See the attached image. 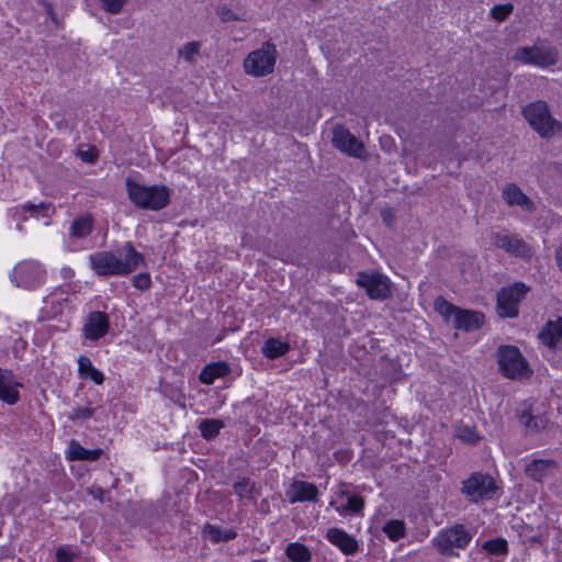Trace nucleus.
<instances>
[{"instance_id": "3", "label": "nucleus", "mask_w": 562, "mask_h": 562, "mask_svg": "<svg viewBox=\"0 0 562 562\" xmlns=\"http://www.w3.org/2000/svg\"><path fill=\"white\" fill-rule=\"evenodd\" d=\"M497 364L499 372L507 379L521 380L529 378L532 370L518 347L503 345L497 348Z\"/></svg>"}, {"instance_id": "18", "label": "nucleus", "mask_w": 562, "mask_h": 562, "mask_svg": "<svg viewBox=\"0 0 562 562\" xmlns=\"http://www.w3.org/2000/svg\"><path fill=\"white\" fill-rule=\"evenodd\" d=\"M326 539L346 555H353L359 551L358 540L344 529L329 528L326 532Z\"/></svg>"}, {"instance_id": "17", "label": "nucleus", "mask_w": 562, "mask_h": 562, "mask_svg": "<svg viewBox=\"0 0 562 562\" xmlns=\"http://www.w3.org/2000/svg\"><path fill=\"white\" fill-rule=\"evenodd\" d=\"M502 198L509 207L517 206L528 213L536 209L533 201L515 183L506 184L503 188Z\"/></svg>"}, {"instance_id": "40", "label": "nucleus", "mask_w": 562, "mask_h": 562, "mask_svg": "<svg viewBox=\"0 0 562 562\" xmlns=\"http://www.w3.org/2000/svg\"><path fill=\"white\" fill-rule=\"evenodd\" d=\"M128 0H98L101 8L109 14H119Z\"/></svg>"}, {"instance_id": "34", "label": "nucleus", "mask_w": 562, "mask_h": 562, "mask_svg": "<svg viewBox=\"0 0 562 562\" xmlns=\"http://www.w3.org/2000/svg\"><path fill=\"white\" fill-rule=\"evenodd\" d=\"M435 310L447 321L453 323V318H456V314L459 311V307L452 305L443 297H437L435 301Z\"/></svg>"}, {"instance_id": "24", "label": "nucleus", "mask_w": 562, "mask_h": 562, "mask_svg": "<svg viewBox=\"0 0 562 562\" xmlns=\"http://www.w3.org/2000/svg\"><path fill=\"white\" fill-rule=\"evenodd\" d=\"M94 220L91 214H83L76 217L69 227V235L76 239L89 236L93 229Z\"/></svg>"}, {"instance_id": "14", "label": "nucleus", "mask_w": 562, "mask_h": 562, "mask_svg": "<svg viewBox=\"0 0 562 562\" xmlns=\"http://www.w3.org/2000/svg\"><path fill=\"white\" fill-rule=\"evenodd\" d=\"M110 329L109 315L104 312H90L83 323V337L91 341H97L104 337Z\"/></svg>"}, {"instance_id": "28", "label": "nucleus", "mask_w": 562, "mask_h": 562, "mask_svg": "<svg viewBox=\"0 0 562 562\" xmlns=\"http://www.w3.org/2000/svg\"><path fill=\"white\" fill-rule=\"evenodd\" d=\"M289 350L290 345L277 338L266 340L261 348L262 355L268 359H277L285 355Z\"/></svg>"}, {"instance_id": "37", "label": "nucleus", "mask_w": 562, "mask_h": 562, "mask_svg": "<svg viewBox=\"0 0 562 562\" xmlns=\"http://www.w3.org/2000/svg\"><path fill=\"white\" fill-rule=\"evenodd\" d=\"M456 437L461 441L470 445L475 443L480 439L475 428L470 426H459L456 429Z\"/></svg>"}, {"instance_id": "25", "label": "nucleus", "mask_w": 562, "mask_h": 562, "mask_svg": "<svg viewBox=\"0 0 562 562\" xmlns=\"http://www.w3.org/2000/svg\"><path fill=\"white\" fill-rule=\"evenodd\" d=\"M77 363L78 373L82 379H90L98 385L103 383L104 374L92 364L89 357L79 356Z\"/></svg>"}, {"instance_id": "9", "label": "nucleus", "mask_w": 562, "mask_h": 562, "mask_svg": "<svg viewBox=\"0 0 562 562\" xmlns=\"http://www.w3.org/2000/svg\"><path fill=\"white\" fill-rule=\"evenodd\" d=\"M277 60V49L273 44L266 43L259 49L251 52L244 60L246 74L263 77L271 74Z\"/></svg>"}, {"instance_id": "26", "label": "nucleus", "mask_w": 562, "mask_h": 562, "mask_svg": "<svg viewBox=\"0 0 562 562\" xmlns=\"http://www.w3.org/2000/svg\"><path fill=\"white\" fill-rule=\"evenodd\" d=\"M234 493L240 501L252 502L256 499L257 486L256 482L249 477H243L233 484Z\"/></svg>"}, {"instance_id": "15", "label": "nucleus", "mask_w": 562, "mask_h": 562, "mask_svg": "<svg viewBox=\"0 0 562 562\" xmlns=\"http://www.w3.org/2000/svg\"><path fill=\"white\" fill-rule=\"evenodd\" d=\"M516 416L520 424L530 431H539L548 423V418L535 408V403L531 400L524 401L518 405Z\"/></svg>"}, {"instance_id": "39", "label": "nucleus", "mask_w": 562, "mask_h": 562, "mask_svg": "<svg viewBox=\"0 0 562 562\" xmlns=\"http://www.w3.org/2000/svg\"><path fill=\"white\" fill-rule=\"evenodd\" d=\"M66 457L70 458H79V457H98L97 452H91L85 449L79 442L76 440H71L66 450Z\"/></svg>"}, {"instance_id": "8", "label": "nucleus", "mask_w": 562, "mask_h": 562, "mask_svg": "<svg viewBox=\"0 0 562 562\" xmlns=\"http://www.w3.org/2000/svg\"><path fill=\"white\" fill-rule=\"evenodd\" d=\"M514 59L525 65H532L540 68L553 66L559 59V52L555 46L548 44H536L516 49Z\"/></svg>"}, {"instance_id": "2", "label": "nucleus", "mask_w": 562, "mask_h": 562, "mask_svg": "<svg viewBox=\"0 0 562 562\" xmlns=\"http://www.w3.org/2000/svg\"><path fill=\"white\" fill-rule=\"evenodd\" d=\"M131 202L138 209L159 211L170 202V189L166 186H145L131 178L125 181Z\"/></svg>"}, {"instance_id": "33", "label": "nucleus", "mask_w": 562, "mask_h": 562, "mask_svg": "<svg viewBox=\"0 0 562 562\" xmlns=\"http://www.w3.org/2000/svg\"><path fill=\"white\" fill-rule=\"evenodd\" d=\"M216 14L223 22L232 21H247V13L245 11L235 12L229 5L221 4L216 8Z\"/></svg>"}, {"instance_id": "13", "label": "nucleus", "mask_w": 562, "mask_h": 562, "mask_svg": "<svg viewBox=\"0 0 562 562\" xmlns=\"http://www.w3.org/2000/svg\"><path fill=\"white\" fill-rule=\"evenodd\" d=\"M357 284L366 290L370 299L385 300L390 295L389 279L379 273L360 272Z\"/></svg>"}, {"instance_id": "1", "label": "nucleus", "mask_w": 562, "mask_h": 562, "mask_svg": "<svg viewBox=\"0 0 562 562\" xmlns=\"http://www.w3.org/2000/svg\"><path fill=\"white\" fill-rule=\"evenodd\" d=\"M89 266L100 278L127 276L145 265L144 256L138 252L131 241H126L120 255L110 250H100L88 258Z\"/></svg>"}, {"instance_id": "46", "label": "nucleus", "mask_w": 562, "mask_h": 562, "mask_svg": "<svg viewBox=\"0 0 562 562\" xmlns=\"http://www.w3.org/2000/svg\"><path fill=\"white\" fill-rule=\"evenodd\" d=\"M382 217L387 225H392L393 214L391 210H384L382 212Z\"/></svg>"}, {"instance_id": "35", "label": "nucleus", "mask_w": 562, "mask_h": 562, "mask_svg": "<svg viewBox=\"0 0 562 562\" xmlns=\"http://www.w3.org/2000/svg\"><path fill=\"white\" fill-rule=\"evenodd\" d=\"M482 548L492 555H506L508 553V543L503 538L487 540Z\"/></svg>"}, {"instance_id": "49", "label": "nucleus", "mask_w": 562, "mask_h": 562, "mask_svg": "<svg viewBox=\"0 0 562 562\" xmlns=\"http://www.w3.org/2000/svg\"><path fill=\"white\" fill-rule=\"evenodd\" d=\"M530 541L533 543H540L541 542V536L535 535L530 538Z\"/></svg>"}, {"instance_id": "42", "label": "nucleus", "mask_w": 562, "mask_h": 562, "mask_svg": "<svg viewBox=\"0 0 562 562\" xmlns=\"http://www.w3.org/2000/svg\"><path fill=\"white\" fill-rule=\"evenodd\" d=\"M97 412V408L94 407H79L72 409V412L69 415V418L74 422L76 420H87L91 418Z\"/></svg>"}, {"instance_id": "21", "label": "nucleus", "mask_w": 562, "mask_h": 562, "mask_svg": "<svg viewBox=\"0 0 562 562\" xmlns=\"http://www.w3.org/2000/svg\"><path fill=\"white\" fill-rule=\"evenodd\" d=\"M484 323V315L480 312L459 308L452 325L464 331L479 329Z\"/></svg>"}, {"instance_id": "47", "label": "nucleus", "mask_w": 562, "mask_h": 562, "mask_svg": "<svg viewBox=\"0 0 562 562\" xmlns=\"http://www.w3.org/2000/svg\"><path fill=\"white\" fill-rule=\"evenodd\" d=\"M357 494L349 492L348 490H340L338 492L339 497H346V499L349 498V496H356Z\"/></svg>"}, {"instance_id": "36", "label": "nucleus", "mask_w": 562, "mask_h": 562, "mask_svg": "<svg viewBox=\"0 0 562 562\" xmlns=\"http://www.w3.org/2000/svg\"><path fill=\"white\" fill-rule=\"evenodd\" d=\"M383 531L385 535L393 541H397L405 535V524L402 520H389L384 527Z\"/></svg>"}, {"instance_id": "7", "label": "nucleus", "mask_w": 562, "mask_h": 562, "mask_svg": "<svg viewBox=\"0 0 562 562\" xmlns=\"http://www.w3.org/2000/svg\"><path fill=\"white\" fill-rule=\"evenodd\" d=\"M10 280L18 288L33 290L45 282L46 270L38 261L24 260L14 266Z\"/></svg>"}, {"instance_id": "19", "label": "nucleus", "mask_w": 562, "mask_h": 562, "mask_svg": "<svg viewBox=\"0 0 562 562\" xmlns=\"http://www.w3.org/2000/svg\"><path fill=\"white\" fill-rule=\"evenodd\" d=\"M288 495L291 504L299 502H316L318 497V488L313 483L294 481Z\"/></svg>"}, {"instance_id": "27", "label": "nucleus", "mask_w": 562, "mask_h": 562, "mask_svg": "<svg viewBox=\"0 0 562 562\" xmlns=\"http://www.w3.org/2000/svg\"><path fill=\"white\" fill-rule=\"evenodd\" d=\"M203 533L206 535L213 543L228 542L237 537V532L233 529H222L218 526L205 524Z\"/></svg>"}, {"instance_id": "31", "label": "nucleus", "mask_w": 562, "mask_h": 562, "mask_svg": "<svg viewBox=\"0 0 562 562\" xmlns=\"http://www.w3.org/2000/svg\"><path fill=\"white\" fill-rule=\"evenodd\" d=\"M223 427L224 424L220 419H203L200 423L199 429L203 438L211 440L220 434Z\"/></svg>"}, {"instance_id": "32", "label": "nucleus", "mask_w": 562, "mask_h": 562, "mask_svg": "<svg viewBox=\"0 0 562 562\" xmlns=\"http://www.w3.org/2000/svg\"><path fill=\"white\" fill-rule=\"evenodd\" d=\"M201 42H188L178 49V56L189 64H193L195 57L200 55Z\"/></svg>"}, {"instance_id": "10", "label": "nucleus", "mask_w": 562, "mask_h": 562, "mask_svg": "<svg viewBox=\"0 0 562 562\" xmlns=\"http://www.w3.org/2000/svg\"><path fill=\"white\" fill-rule=\"evenodd\" d=\"M528 291L529 288L522 282L503 288L497 294V311L499 316L516 317L518 315V305Z\"/></svg>"}, {"instance_id": "12", "label": "nucleus", "mask_w": 562, "mask_h": 562, "mask_svg": "<svg viewBox=\"0 0 562 562\" xmlns=\"http://www.w3.org/2000/svg\"><path fill=\"white\" fill-rule=\"evenodd\" d=\"M492 243L497 248L505 252L518 257V258H530L531 248L530 246L516 234H499L494 233L492 235Z\"/></svg>"}, {"instance_id": "20", "label": "nucleus", "mask_w": 562, "mask_h": 562, "mask_svg": "<svg viewBox=\"0 0 562 562\" xmlns=\"http://www.w3.org/2000/svg\"><path fill=\"white\" fill-rule=\"evenodd\" d=\"M543 345L551 349L562 348V317L549 321L539 334Z\"/></svg>"}, {"instance_id": "5", "label": "nucleus", "mask_w": 562, "mask_h": 562, "mask_svg": "<svg viewBox=\"0 0 562 562\" xmlns=\"http://www.w3.org/2000/svg\"><path fill=\"white\" fill-rule=\"evenodd\" d=\"M498 491L493 476L482 472L472 473L462 482L461 493L469 502L479 503L484 499H492Z\"/></svg>"}, {"instance_id": "41", "label": "nucleus", "mask_w": 562, "mask_h": 562, "mask_svg": "<svg viewBox=\"0 0 562 562\" xmlns=\"http://www.w3.org/2000/svg\"><path fill=\"white\" fill-rule=\"evenodd\" d=\"M514 5L512 3L496 4L491 10V15L496 21H504L513 12Z\"/></svg>"}, {"instance_id": "45", "label": "nucleus", "mask_w": 562, "mask_h": 562, "mask_svg": "<svg viewBox=\"0 0 562 562\" xmlns=\"http://www.w3.org/2000/svg\"><path fill=\"white\" fill-rule=\"evenodd\" d=\"M76 555L65 548H59L56 551L57 562H74Z\"/></svg>"}, {"instance_id": "30", "label": "nucleus", "mask_w": 562, "mask_h": 562, "mask_svg": "<svg viewBox=\"0 0 562 562\" xmlns=\"http://www.w3.org/2000/svg\"><path fill=\"white\" fill-rule=\"evenodd\" d=\"M364 508V499L360 495L349 496L347 503L345 505H340L336 507V510L340 516H346L347 514L351 515H360Z\"/></svg>"}, {"instance_id": "48", "label": "nucleus", "mask_w": 562, "mask_h": 562, "mask_svg": "<svg viewBox=\"0 0 562 562\" xmlns=\"http://www.w3.org/2000/svg\"><path fill=\"white\" fill-rule=\"evenodd\" d=\"M74 274V271L70 268L63 269V276L65 278L71 277Z\"/></svg>"}, {"instance_id": "38", "label": "nucleus", "mask_w": 562, "mask_h": 562, "mask_svg": "<svg viewBox=\"0 0 562 562\" xmlns=\"http://www.w3.org/2000/svg\"><path fill=\"white\" fill-rule=\"evenodd\" d=\"M22 209L30 212L32 215L42 213L43 217L48 218L54 213V207L48 203H25Z\"/></svg>"}, {"instance_id": "22", "label": "nucleus", "mask_w": 562, "mask_h": 562, "mask_svg": "<svg viewBox=\"0 0 562 562\" xmlns=\"http://www.w3.org/2000/svg\"><path fill=\"white\" fill-rule=\"evenodd\" d=\"M555 465L553 459H532L531 462L525 467V473L528 477L539 482L547 476Z\"/></svg>"}, {"instance_id": "44", "label": "nucleus", "mask_w": 562, "mask_h": 562, "mask_svg": "<svg viewBox=\"0 0 562 562\" xmlns=\"http://www.w3.org/2000/svg\"><path fill=\"white\" fill-rule=\"evenodd\" d=\"M78 156L82 161L93 164L98 158V151L94 147H90L87 150L79 149Z\"/></svg>"}, {"instance_id": "23", "label": "nucleus", "mask_w": 562, "mask_h": 562, "mask_svg": "<svg viewBox=\"0 0 562 562\" xmlns=\"http://www.w3.org/2000/svg\"><path fill=\"white\" fill-rule=\"evenodd\" d=\"M231 372L227 362L218 361L205 366L200 372L199 379L201 383L211 385L218 378H224Z\"/></svg>"}, {"instance_id": "43", "label": "nucleus", "mask_w": 562, "mask_h": 562, "mask_svg": "<svg viewBox=\"0 0 562 562\" xmlns=\"http://www.w3.org/2000/svg\"><path fill=\"white\" fill-rule=\"evenodd\" d=\"M132 283L138 290H147L151 285L150 274L147 272H140L133 278Z\"/></svg>"}, {"instance_id": "29", "label": "nucleus", "mask_w": 562, "mask_h": 562, "mask_svg": "<svg viewBox=\"0 0 562 562\" xmlns=\"http://www.w3.org/2000/svg\"><path fill=\"white\" fill-rule=\"evenodd\" d=\"M285 555L291 562H311L312 552L303 543L291 542L285 548Z\"/></svg>"}, {"instance_id": "4", "label": "nucleus", "mask_w": 562, "mask_h": 562, "mask_svg": "<svg viewBox=\"0 0 562 562\" xmlns=\"http://www.w3.org/2000/svg\"><path fill=\"white\" fill-rule=\"evenodd\" d=\"M522 115L530 126L544 138L551 137L561 128L560 123L552 117L544 101H536L522 109Z\"/></svg>"}, {"instance_id": "6", "label": "nucleus", "mask_w": 562, "mask_h": 562, "mask_svg": "<svg viewBox=\"0 0 562 562\" xmlns=\"http://www.w3.org/2000/svg\"><path fill=\"white\" fill-rule=\"evenodd\" d=\"M472 532L462 524L441 530L434 539L437 550L447 557L454 554V549H465L472 540Z\"/></svg>"}, {"instance_id": "11", "label": "nucleus", "mask_w": 562, "mask_h": 562, "mask_svg": "<svg viewBox=\"0 0 562 562\" xmlns=\"http://www.w3.org/2000/svg\"><path fill=\"white\" fill-rule=\"evenodd\" d=\"M331 142L337 149L351 157L366 158V149L362 142L344 126L339 125L334 128Z\"/></svg>"}, {"instance_id": "16", "label": "nucleus", "mask_w": 562, "mask_h": 562, "mask_svg": "<svg viewBox=\"0 0 562 562\" xmlns=\"http://www.w3.org/2000/svg\"><path fill=\"white\" fill-rule=\"evenodd\" d=\"M22 383L19 382L12 371L0 368V401L14 405L20 400L19 389Z\"/></svg>"}]
</instances>
